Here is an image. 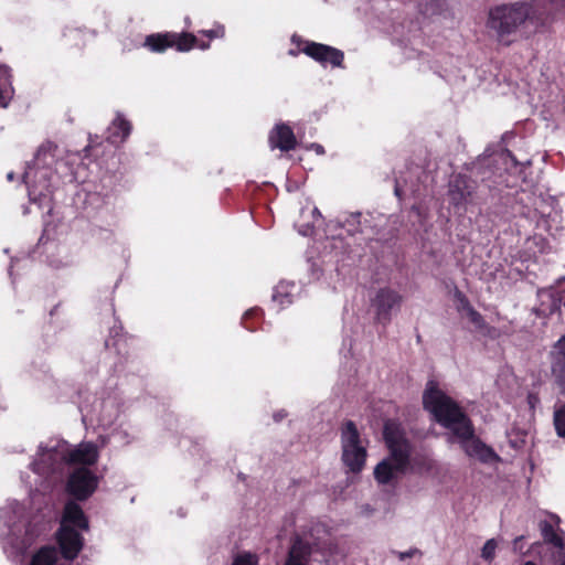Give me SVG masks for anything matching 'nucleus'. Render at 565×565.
I'll use <instances>...</instances> for the list:
<instances>
[{
    "instance_id": "nucleus-17",
    "label": "nucleus",
    "mask_w": 565,
    "mask_h": 565,
    "mask_svg": "<svg viewBox=\"0 0 565 565\" xmlns=\"http://www.w3.org/2000/svg\"><path fill=\"white\" fill-rule=\"evenodd\" d=\"M296 286L294 282L281 280L274 289L273 301L279 308L289 306L294 301Z\"/></svg>"
},
{
    "instance_id": "nucleus-31",
    "label": "nucleus",
    "mask_w": 565,
    "mask_h": 565,
    "mask_svg": "<svg viewBox=\"0 0 565 565\" xmlns=\"http://www.w3.org/2000/svg\"><path fill=\"white\" fill-rule=\"evenodd\" d=\"M29 179H30V172L26 171L24 174H23V180L24 182L28 184L29 183Z\"/></svg>"
},
{
    "instance_id": "nucleus-20",
    "label": "nucleus",
    "mask_w": 565,
    "mask_h": 565,
    "mask_svg": "<svg viewBox=\"0 0 565 565\" xmlns=\"http://www.w3.org/2000/svg\"><path fill=\"white\" fill-rule=\"evenodd\" d=\"M56 558V551L54 548L43 547L33 556L30 565H54Z\"/></svg>"
},
{
    "instance_id": "nucleus-18",
    "label": "nucleus",
    "mask_w": 565,
    "mask_h": 565,
    "mask_svg": "<svg viewBox=\"0 0 565 565\" xmlns=\"http://www.w3.org/2000/svg\"><path fill=\"white\" fill-rule=\"evenodd\" d=\"M130 130V124L121 116H117L113 121L111 126L109 127L108 139L113 143L122 142L129 136Z\"/></svg>"
},
{
    "instance_id": "nucleus-25",
    "label": "nucleus",
    "mask_w": 565,
    "mask_h": 565,
    "mask_svg": "<svg viewBox=\"0 0 565 565\" xmlns=\"http://www.w3.org/2000/svg\"><path fill=\"white\" fill-rule=\"evenodd\" d=\"M258 564V557L256 554L244 552L237 554L232 565H257Z\"/></svg>"
},
{
    "instance_id": "nucleus-13",
    "label": "nucleus",
    "mask_w": 565,
    "mask_h": 565,
    "mask_svg": "<svg viewBox=\"0 0 565 565\" xmlns=\"http://www.w3.org/2000/svg\"><path fill=\"white\" fill-rule=\"evenodd\" d=\"M296 137L287 125H276L269 134V145L273 149L289 151L296 147Z\"/></svg>"
},
{
    "instance_id": "nucleus-23",
    "label": "nucleus",
    "mask_w": 565,
    "mask_h": 565,
    "mask_svg": "<svg viewBox=\"0 0 565 565\" xmlns=\"http://www.w3.org/2000/svg\"><path fill=\"white\" fill-rule=\"evenodd\" d=\"M463 316L478 329L483 327V319L468 302L462 307Z\"/></svg>"
},
{
    "instance_id": "nucleus-21",
    "label": "nucleus",
    "mask_w": 565,
    "mask_h": 565,
    "mask_svg": "<svg viewBox=\"0 0 565 565\" xmlns=\"http://www.w3.org/2000/svg\"><path fill=\"white\" fill-rule=\"evenodd\" d=\"M54 152H55V146L52 142L46 141L39 147L36 154H35V159L39 163L42 162V163L46 164L50 159L54 158Z\"/></svg>"
},
{
    "instance_id": "nucleus-9",
    "label": "nucleus",
    "mask_w": 565,
    "mask_h": 565,
    "mask_svg": "<svg viewBox=\"0 0 565 565\" xmlns=\"http://www.w3.org/2000/svg\"><path fill=\"white\" fill-rule=\"evenodd\" d=\"M97 486V476L85 467L75 469L67 480V491L77 500H85L90 497Z\"/></svg>"
},
{
    "instance_id": "nucleus-30",
    "label": "nucleus",
    "mask_w": 565,
    "mask_h": 565,
    "mask_svg": "<svg viewBox=\"0 0 565 565\" xmlns=\"http://www.w3.org/2000/svg\"><path fill=\"white\" fill-rule=\"evenodd\" d=\"M522 539H523V537H522V536H520V537H516V539L514 540V542H513L514 548H518V545H520V542H521V540H522Z\"/></svg>"
},
{
    "instance_id": "nucleus-32",
    "label": "nucleus",
    "mask_w": 565,
    "mask_h": 565,
    "mask_svg": "<svg viewBox=\"0 0 565 565\" xmlns=\"http://www.w3.org/2000/svg\"><path fill=\"white\" fill-rule=\"evenodd\" d=\"M13 178H14L13 172H9V173L7 174V179H8L9 181H12V180H13Z\"/></svg>"
},
{
    "instance_id": "nucleus-15",
    "label": "nucleus",
    "mask_w": 565,
    "mask_h": 565,
    "mask_svg": "<svg viewBox=\"0 0 565 565\" xmlns=\"http://www.w3.org/2000/svg\"><path fill=\"white\" fill-rule=\"evenodd\" d=\"M475 186L465 178H456L449 189V196L456 206L466 205L471 202Z\"/></svg>"
},
{
    "instance_id": "nucleus-12",
    "label": "nucleus",
    "mask_w": 565,
    "mask_h": 565,
    "mask_svg": "<svg viewBox=\"0 0 565 565\" xmlns=\"http://www.w3.org/2000/svg\"><path fill=\"white\" fill-rule=\"evenodd\" d=\"M57 439L50 440L39 447L38 458L32 463V469L39 475H49L51 472L60 471L66 461H57L54 455H50L49 447H51Z\"/></svg>"
},
{
    "instance_id": "nucleus-7",
    "label": "nucleus",
    "mask_w": 565,
    "mask_h": 565,
    "mask_svg": "<svg viewBox=\"0 0 565 565\" xmlns=\"http://www.w3.org/2000/svg\"><path fill=\"white\" fill-rule=\"evenodd\" d=\"M145 45L152 52H163L166 49L175 46L180 52H188L194 46L201 50L210 47L209 43L199 44L196 38L191 33H164L152 34L146 38Z\"/></svg>"
},
{
    "instance_id": "nucleus-8",
    "label": "nucleus",
    "mask_w": 565,
    "mask_h": 565,
    "mask_svg": "<svg viewBox=\"0 0 565 565\" xmlns=\"http://www.w3.org/2000/svg\"><path fill=\"white\" fill-rule=\"evenodd\" d=\"M403 297L394 289L381 288L371 299V307L374 318L379 323L387 324L392 313L397 311L402 305Z\"/></svg>"
},
{
    "instance_id": "nucleus-19",
    "label": "nucleus",
    "mask_w": 565,
    "mask_h": 565,
    "mask_svg": "<svg viewBox=\"0 0 565 565\" xmlns=\"http://www.w3.org/2000/svg\"><path fill=\"white\" fill-rule=\"evenodd\" d=\"M10 73L6 66H0V107H7L12 98L13 89Z\"/></svg>"
},
{
    "instance_id": "nucleus-1",
    "label": "nucleus",
    "mask_w": 565,
    "mask_h": 565,
    "mask_svg": "<svg viewBox=\"0 0 565 565\" xmlns=\"http://www.w3.org/2000/svg\"><path fill=\"white\" fill-rule=\"evenodd\" d=\"M424 408L449 431V441L459 443L471 458L482 462L495 459V454L475 436L472 424L460 406L438 384L429 381L423 394Z\"/></svg>"
},
{
    "instance_id": "nucleus-2",
    "label": "nucleus",
    "mask_w": 565,
    "mask_h": 565,
    "mask_svg": "<svg viewBox=\"0 0 565 565\" xmlns=\"http://www.w3.org/2000/svg\"><path fill=\"white\" fill-rule=\"evenodd\" d=\"M526 24L534 29L541 25L539 10L530 3L501 4L489 11L487 25L500 40Z\"/></svg>"
},
{
    "instance_id": "nucleus-6",
    "label": "nucleus",
    "mask_w": 565,
    "mask_h": 565,
    "mask_svg": "<svg viewBox=\"0 0 565 565\" xmlns=\"http://www.w3.org/2000/svg\"><path fill=\"white\" fill-rule=\"evenodd\" d=\"M384 439L388 448L387 458L408 468L412 454V446L399 424L387 422L384 426Z\"/></svg>"
},
{
    "instance_id": "nucleus-3",
    "label": "nucleus",
    "mask_w": 565,
    "mask_h": 565,
    "mask_svg": "<svg viewBox=\"0 0 565 565\" xmlns=\"http://www.w3.org/2000/svg\"><path fill=\"white\" fill-rule=\"evenodd\" d=\"M87 529L88 523L82 508L73 501L67 502L57 534L58 544L64 557L73 559L77 556L83 546L79 530Z\"/></svg>"
},
{
    "instance_id": "nucleus-29",
    "label": "nucleus",
    "mask_w": 565,
    "mask_h": 565,
    "mask_svg": "<svg viewBox=\"0 0 565 565\" xmlns=\"http://www.w3.org/2000/svg\"><path fill=\"white\" fill-rule=\"evenodd\" d=\"M285 417H286V413H285L284 411H280V412H278V413H276V414L274 415V418H275V420H277V422L281 420V419H282V418H285Z\"/></svg>"
},
{
    "instance_id": "nucleus-10",
    "label": "nucleus",
    "mask_w": 565,
    "mask_h": 565,
    "mask_svg": "<svg viewBox=\"0 0 565 565\" xmlns=\"http://www.w3.org/2000/svg\"><path fill=\"white\" fill-rule=\"evenodd\" d=\"M406 470V468L386 457L375 466L373 476L380 486H394Z\"/></svg>"
},
{
    "instance_id": "nucleus-22",
    "label": "nucleus",
    "mask_w": 565,
    "mask_h": 565,
    "mask_svg": "<svg viewBox=\"0 0 565 565\" xmlns=\"http://www.w3.org/2000/svg\"><path fill=\"white\" fill-rule=\"evenodd\" d=\"M541 531L544 540L554 544L557 547L562 546V537L556 533L553 526L546 522L541 524Z\"/></svg>"
},
{
    "instance_id": "nucleus-4",
    "label": "nucleus",
    "mask_w": 565,
    "mask_h": 565,
    "mask_svg": "<svg viewBox=\"0 0 565 565\" xmlns=\"http://www.w3.org/2000/svg\"><path fill=\"white\" fill-rule=\"evenodd\" d=\"M367 441L353 422H347L341 429V461L351 473H360L366 463Z\"/></svg>"
},
{
    "instance_id": "nucleus-26",
    "label": "nucleus",
    "mask_w": 565,
    "mask_h": 565,
    "mask_svg": "<svg viewBox=\"0 0 565 565\" xmlns=\"http://www.w3.org/2000/svg\"><path fill=\"white\" fill-rule=\"evenodd\" d=\"M554 424L557 435L565 438V407L555 413Z\"/></svg>"
},
{
    "instance_id": "nucleus-11",
    "label": "nucleus",
    "mask_w": 565,
    "mask_h": 565,
    "mask_svg": "<svg viewBox=\"0 0 565 565\" xmlns=\"http://www.w3.org/2000/svg\"><path fill=\"white\" fill-rule=\"evenodd\" d=\"M302 52L320 63L329 62L332 66H341L343 61L341 51L316 42L307 43Z\"/></svg>"
},
{
    "instance_id": "nucleus-34",
    "label": "nucleus",
    "mask_w": 565,
    "mask_h": 565,
    "mask_svg": "<svg viewBox=\"0 0 565 565\" xmlns=\"http://www.w3.org/2000/svg\"><path fill=\"white\" fill-rule=\"evenodd\" d=\"M552 2H557L558 0H551Z\"/></svg>"
},
{
    "instance_id": "nucleus-14",
    "label": "nucleus",
    "mask_w": 565,
    "mask_h": 565,
    "mask_svg": "<svg viewBox=\"0 0 565 565\" xmlns=\"http://www.w3.org/2000/svg\"><path fill=\"white\" fill-rule=\"evenodd\" d=\"M312 554V544L303 539H296L288 551L282 565H308Z\"/></svg>"
},
{
    "instance_id": "nucleus-33",
    "label": "nucleus",
    "mask_w": 565,
    "mask_h": 565,
    "mask_svg": "<svg viewBox=\"0 0 565 565\" xmlns=\"http://www.w3.org/2000/svg\"><path fill=\"white\" fill-rule=\"evenodd\" d=\"M524 565H535V564L532 562H526Z\"/></svg>"
},
{
    "instance_id": "nucleus-28",
    "label": "nucleus",
    "mask_w": 565,
    "mask_h": 565,
    "mask_svg": "<svg viewBox=\"0 0 565 565\" xmlns=\"http://www.w3.org/2000/svg\"><path fill=\"white\" fill-rule=\"evenodd\" d=\"M310 149L316 151V153H318V154H322L324 152L323 147L321 145H318V143H312L310 146Z\"/></svg>"
},
{
    "instance_id": "nucleus-35",
    "label": "nucleus",
    "mask_w": 565,
    "mask_h": 565,
    "mask_svg": "<svg viewBox=\"0 0 565 565\" xmlns=\"http://www.w3.org/2000/svg\"><path fill=\"white\" fill-rule=\"evenodd\" d=\"M562 565H565V562Z\"/></svg>"
},
{
    "instance_id": "nucleus-16",
    "label": "nucleus",
    "mask_w": 565,
    "mask_h": 565,
    "mask_svg": "<svg viewBox=\"0 0 565 565\" xmlns=\"http://www.w3.org/2000/svg\"><path fill=\"white\" fill-rule=\"evenodd\" d=\"M552 355V373L556 382L565 388V334L554 345Z\"/></svg>"
},
{
    "instance_id": "nucleus-27",
    "label": "nucleus",
    "mask_w": 565,
    "mask_h": 565,
    "mask_svg": "<svg viewBox=\"0 0 565 565\" xmlns=\"http://www.w3.org/2000/svg\"><path fill=\"white\" fill-rule=\"evenodd\" d=\"M202 33L206 36H209L210 39H213V38H223L224 34H225V30H224V26L223 25H217L215 26L214 29L212 30H209V31H202Z\"/></svg>"
},
{
    "instance_id": "nucleus-24",
    "label": "nucleus",
    "mask_w": 565,
    "mask_h": 565,
    "mask_svg": "<svg viewBox=\"0 0 565 565\" xmlns=\"http://www.w3.org/2000/svg\"><path fill=\"white\" fill-rule=\"evenodd\" d=\"M497 548L498 541L495 539L488 540L481 550V557L487 562H492L495 556Z\"/></svg>"
},
{
    "instance_id": "nucleus-5",
    "label": "nucleus",
    "mask_w": 565,
    "mask_h": 565,
    "mask_svg": "<svg viewBox=\"0 0 565 565\" xmlns=\"http://www.w3.org/2000/svg\"><path fill=\"white\" fill-rule=\"evenodd\" d=\"M49 450L51 451L50 455H54L57 461H66L68 465H81L85 468L86 466L95 465L99 457L98 447L90 441L81 443L72 447L65 440H57L49 447Z\"/></svg>"
}]
</instances>
